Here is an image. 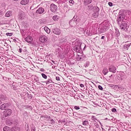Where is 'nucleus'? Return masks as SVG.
<instances>
[{
	"label": "nucleus",
	"instance_id": "obj_29",
	"mask_svg": "<svg viewBox=\"0 0 131 131\" xmlns=\"http://www.w3.org/2000/svg\"><path fill=\"white\" fill-rule=\"evenodd\" d=\"M91 119L92 120L95 122H96V121L97 120L96 117L94 116H92Z\"/></svg>",
	"mask_w": 131,
	"mask_h": 131
},
{
	"label": "nucleus",
	"instance_id": "obj_1",
	"mask_svg": "<svg viewBox=\"0 0 131 131\" xmlns=\"http://www.w3.org/2000/svg\"><path fill=\"white\" fill-rule=\"evenodd\" d=\"M91 5V12L93 11V12L92 14L91 18L93 19L97 18L98 17L99 14V8L97 6H93V5Z\"/></svg>",
	"mask_w": 131,
	"mask_h": 131
},
{
	"label": "nucleus",
	"instance_id": "obj_54",
	"mask_svg": "<svg viewBox=\"0 0 131 131\" xmlns=\"http://www.w3.org/2000/svg\"><path fill=\"white\" fill-rule=\"evenodd\" d=\"M105 38V37L104 36H102L101 37L102 39H104Z\"/></svg>",
	"mask_w": 131,
	"mask_h": 131
},
{
	"label": "nucleus",
	"instance_id": "obj_47",
	"mask_svg": "<svg viewBox=\"0 0 131 131\" xmlns=\"http://www.w3.org/2000/svg\"><path fill=\"white\" fill-rule=\"evenodd\" d=\"M22 49L21 48H20L19 49V50L18 51L20 53H21L22 52Z\"/></svg>",
	"mask_w": 131,
	"mask_h": 131
},
{
	"label": "nucleus",
	"instance_id": "obj_31",
	"mask_svg": "<svg viewBox=\"0 0 131 131\" xmlns=\"http://www.w3.org/2000/svg\"><path fill=\"white\" fill-rule=\"evenodd\" d=\"M29 126L28 124L25 125V129L27 131H30L29 128Z\"/></svg>",
	"mask_w": 131,
	"mask_h": 131
},
{
	"label": "nucleus",
	"instance_id": "obj_52",
	"mask_svg": "<svg viewBox=\"0 0 131 131\" xmlns=\"http://www.w3.org/2000/svg\"><path fill=\"white\" fill-rule=\"evenodd\" d=\"M40 70L42 71H44V70L43 69L41 68L40 69Z\"/></svg>",
	"mask_w": 131,
	"mask_h": 131
},
{
	"label": "nucleus",
	"instance_id": "obj_40",
	"mask_svg": "<svg viewBox=\"0 0 131 131\" xmlns=\"http://www.w3.org/2000/svg\"><path fill=\"white\" fill-rule=\"evenodd\" d=\"M13 35L12 33H7L6 34V35L7 36H11Z\"/></svg>",
	"mask_w": 131,
	"mask_h": 131
},
{
	"label": "nucleus",
	"instance_id": "obj_57",
	"mask_svg": "<svg viewBox=\"0 0 131 131\" xmlns=\"http://www.w3.org/2000/svg\"><path fill=\"white\" fill-rule=\"evenodd\" d=\"M7 80H10V79L11 78H7Z\"/></svg>",
	"mask_w": 131,
	"mask_h": 131
},
{
	"label": "nucleus",
	"instance_id": "obj_15",
	"mask_svg": "<svg viewBox=\"0 0 131 131\" xmlns=\"http://www.w3.org/2000/svg\"><path fill=\"white\" fill-rule=\"evenodd\" d=\"M74 17L75 16H74L73 18L72 19L69 21V24L72 26H73L74 25L76 24V21H77V19H75L74 18Z\"/></svg>",
	"mask_w": 131,
	"mask_h": 131
},
{
	"label": "nucleus",
	"instance_id": "obj_9",
	"mask_svg": "<svg viewBox=\"0 0 131 131\" xmlns=\"http://www.w3.org/2000/svg\"><path fill=\"white\" fill-rule=\"evenodd\" d=\"M25 17V13L23 12H19L18 15V18L19 20H22Z\"/></svg>",
	"mask_w": 131,
	"mask_h": 131
},
{
	"label": "nucleus",
	"instance_id": "obj_13",
	"mask_svg": "<svg viewBox=\"0 0 131 131\" xmlns=\"http://www.w3.org/2000/svg\"><path fill=\"white\" fill-rule=\"evenodd\" d=\"M109 70L110 72H112L113 73L116 72V69L114 66H110L109 68Z\"/></svg>",
	"mask_w": 131,
	"mask_h": 131
},
{
	"label": "nucleus",
	"instance_id": "obj_6",
	"mask_svg": "<svg viewBox=\"0 0 131 131\" xmlns=\"http://www.w3.org/2000/svg\"><path fill=\"white\" fill-rule=\"evenodd\" d=\"M50 8L51 11L53 13L56 12L58 10L57 6L53 4H52L50 6Z\"/></svg>",
	"mask_w": 131,
	"mask_h": 131
},
{
	"label": "nucleus",
	"instance_id": "obj_32",
	"mask_svg": "<svg viewBox=\"0 0 131 131\" xmlns=\"http://www.w3.org/2000/svg\"><path fill=\"white\" fill-rule=\"evenodd\" d=\"M69 2L70 5L71 6H72L74 3V1L73 0H70L69 1Z\"/></svg>",
	"mask_w": 131,
	"mask_h": 131
},
{
	"label": "nucleus",
	"instance_id": "obj_27",
	"mask_svg": "<svg viewBox=\"0 0 131 131\" xmlns=\"http://www.w3.org/2000/svg\"><path fill=\"white\" fill-rule=\"evenodd\" d=\"M52 19L54 21H57L58 19V16L57 15L54 16H53Z\"/></svg>",
	"mask_w": 131,
	"mask_h": 131
},
{
	"label": "nucleus",
	"instance_id": "obj_42",
	"mask_svg": "<svg viewBox=\"0 0 131 131\" xmlns=\"http://www.w3.org/2000/svg\"><path fill=\"white\" fill-rule=\"evenodd\" d=\"M112 111L113 112H115L116 111V109L115 108H113L112 109Z\"/></svg>",
	"mask_w": 131,
	"mask_h": 131
},
{
	"label": "nucleus",
	"instance_id": "obj_44",
	"mask_svg": "<svg viewBox=\"0 0 131 131\" xmlns=\"http://www.w3.org/2000/svg\"><path fill=\"white\" fill-rule=\"evenodd\" d=\"M31 131H35V127H32Z\"/></svg>",
	"mask_w": 131,
	"mask_h": 131
},
{
	"label": "nucleus",
	"instance_id": "obj_28",
	"mask_svg": "<svg viewBox=\"0 0 131 131\" xmlns=\"http://www.w3.org/2000/svg\"><path fill=\"white\" fill-rule=\"evenodd\" d=\"M1 99L2 100H5L6 99V96L5 95H2L1 96Z\"/></svg>",
	"mask_w": 131,
	"mask_h": 131
},
{
	"label": "nucleus",
	"instance_id": "obj_3",
	"mask_svg": "<svg viewBox=\"0 0 131 131\" xmlns=\"http://www.w3.org/2000/svg\"><path fill=\"white\" fill-rule=\"evenodd\" d=\"M81 44L80 42H76L75 46L74 47L73 49L77 52L80 53L81 51Z\"/></svg>",
	"mask_w": 131,
	"mask_h": 131
},
{
	"label": "nucleus",
	"instance_id": "obj_38",
	"mask_svg": "<svg viewBox=\"0 0 131 131\" xmlns=\"http://www.w3.org/2000/svg\"><path fill=\"white\" fill-rule=\"evenodd\" d=\"M61 123H63L64 125H65L66 124V121L64 119L61 120Z\"/></svg>",
	"mask_w": 131,
	"mask_h": 131
},
{
	"label": "nucleus",
	"instance_id": "obj_11",
	"mask_svg": "<svg viewBox=\"0 0 131 131\" xmlns=\"http://www.w3.org/2000/svg\"><path fill=\"white\" fill-rule=\"evenodd\" d=\"M9 106V104L8 103H5L1 105L0 106V109L2 110H4L8 108Z\"/></svg>",
	"mask_w": 131,
	"mask_h": 131
},
{
	"label": "nucleus",
	"instance_id": "obj_61",
	"mask_svg": "<svg viewBox=\"0 0 131 131\" xmlns=\"http://www.w3.org/2000/svg\"><path fill=\"white\" fill-rule=\"evenodd\" d=\"M1 101H0V104H1Z\"/></svg>",
	"mask_w": 131,
	"mask_h": 131
},
{
	"label": "nucleus",
	"instance_id": "obj_53",
	"mask_svg": "<svg viewBox=\"0 0 131 131\" xmlns=\"http://www.w3.org/2000/svg\"><path fill=\"white\" fill-rule=\"evenodd\" d=\"M111 85V87H113V88H115V87H114V86H113L114 85Z\"/></svg>",
	"mask_w": 131,
	"mask_h": 131
},
{
	"label": "nucleus",
	"instance_id": "obj_24",
	"mask_svg": "<svg viewBox=\"0 0 131 131\" xmlns=\"http://www.w3.org/2000/svg\"><path fill=\"white\" fill-rule=\"evenodd\" d=\"M44 29L45 31L48 33L49 34L50 33V30L47 27H45L44 28Z\"/></svg>",
	"mask_w": 131,
	"mask_h": 131
},
{
	"label": "nucleus",
	"instance_id": "obj_18",
	"mask_svg": "<svg viewBox=\"0 0 131 131\" xmlns=\"http://www.w3.org/2000/svg\"><path fill=\"white\" fill-rule=\"evenodd\" d=\"M90 3V0H84V4L85 5H88V6L89 7V9H90L89 6L88 5H89Z\"/></svg>",
	"mask_w": 131,
	"mask_h": 131
},
{
	"label": "nucleus",
	"instance_id": "obj_26",
	"mask_svg": "<svg viewBox=\"0 0 131 131\" xmlns=\"http://www.w3.org/2000/svg\"><path fill=\"white\" fill-rule=\"evenodd\" d=\"M131 43L128 44L127 45H125L124 46L125 47V48L126 50H127L128 49V47H130V45Z\"/></svg>",
	"mask_w": 131,
	"mask_h": 131
},
{
	"label": "nucleus",
	"instance_id": "obj_17",
	"mask_svg": "<svg viewBox=\"0 0 131 131\" xmlns=\"http://www.w3.org/2000/svg\"><path fill=\"white\" fill-rule=\"evenodd\" d=\"M29 2V0H22L20 2V4L22 5H26Z\"/></svg>",
	"mask_w": 131,
	"mask_h": 131
},
{
	"label": "nucleus",
	"instance_id": "obj_59",
	"mask_svg": "<svg viewBox=\"0 0 131 131\" xmlns=\"http://www.w3.org/2000/svg\"><path fill=\"white\" fill-rule=\"evenodd\" d=\"M107 118H106L105 119V120H107Z\"/></svg>",
	"mask_w": 131,
	"mask_h": 131
},
{
	"label": "nucleus",
	"instance_id": "obj_4",
	"mask_svg": "<svg viewBox=\"0 0 131 131\" xmlns=\"http://www.w3.org/2000/svg\"><path fill=\"white\" fill-rule=\"evenodd\" d=\"M17 120H15L13 121L12 119H8L6 121V124L8 125H11L13 124H15L17 122Z\"/></svg>",
	"mask_w": 131,
	"mask_h": 131
},
{
	"label": "nucleus",
	"instance_id": "obj_50",
	"mask_svg": "<svg viewBox=\"0 0 131 131\" xmlns=\"http://www.w3.org/2000/svg\"><path fill=\"white\" fill-rule=\"evenodd\" d=\"M51 122L52 123H54V121L53 119H52L51 120Z\"/></svg>",
	"mask_w": 131,
	"mask_h": 131
},
{
	"label": "nucleus",
	"instance_id": "obj_48",
	"mask_svg": "<svg viewBox=\"0 0 131 131\" xmlns=\"http://www.w3.org/2000/svg\"><path fill=\"white\" fill-rule=\"evenodd\" d=\"M80 86L82 88H83V87H84V85L82 84H80Z\"/></svg>",
	"mask_w": 131,
	"mask_h": 131
},
{
	"label": "nucleus",
	"instance_id": "obj_2",
	"mask_svg": "<svg viewBox=\"0 0 131 131\" xmlns=\"http://www.w3.org/2000/svg\"><path fill=\"white\" fill-rule=\"evenodd\" d=\"M126 20L125 15L123 14H120L118 16L117 20V23L119 25H120L122 23L125 22Z\"/></svg>",
	"mask_w": 131,
	"mask_h": 131
},
{
	"label": "nucleus",
	"instance_id": "obj_46",
	"mask_svg": "<svg viewBox=\"0 0 131 131\" xmlns=\"http://www.w3.org/2000/svg\"><path fill=\"white\" fill-rule=\"evenodd\" d=\"M56 79L58 81L60 80V78L59 77H56Z\"/></svg>",
	"mask_w": 131,
	"mask_h": 131
},
{
	"label": "nucleus",
	"instance_id": "obj_5",
	"mask_svg": "<svg viewBox=\"0 0 131 131\" xmlns=\"http://www.w3.org/2000/svg\"><path fill=\"white\" fill-rule=\"evenodd\" d=\"M45 13L44 9L42 7L39 8L36 12V14L37 15H41L44 14Z\"/></svg>",
	"mask_w": 131,
	"mask_h": 131
},
{
	"label": "nucleus",
	"instance_id": "obj_39",
	"mask_svg": "<svg viewBox=\"0 0 131 131\" xmlns=\"http://www.w3.org/2000/svg\"><path fill=\"white\" fill-rule=\"evenodd\" d=\"M98 88L99 89L101 90H103V88L100 85H99L98 86Z\"/></svg>",
	"mask_w": 131,
	"mask_h": 131
},
{
	"label": "nucleus",
	"instance_id": "obj_45",
	"mask_svg": "<svg viewBox=\"0 0 131 131\" xmlns=\"http://www.w3.org/2000/svg\"><path fill=\"white\" fill-rule=\"evenodd\" d=\"M108 5L110 6H113L112 3L111 2H109L108 3Z\"/></svg>",
	"mask_w": 131,
	"mask_h": 131
},
{
	"label": "nucleus",
	"instance_id": "obj_34",
	"mask_svg": "<svg viewBox=\"0 0 131 131\" xmlns=\"http://www.w3.org/2000/svg\"><path fill=\"white\" fill-rule=\"evenodd\" d=\"M126 77V75H124L123 76H122L121 77V78H120L121 80H122L123 79H124Z\"/></svg>",
	"mask_w": 131,
	"mask_h": 131
},
{
	"label": "nucleus",
	"instance_id": "obj_43",
	"mask_svg": "<svg viewBox=\"0 0 131 131\" xmlns=\"http://www.w3.org/2000/svg\"><path fill=\"white\" fill-rule=\"evenodd\" d=\"M74 108L76 110H79L80 109V107L78 106H75L74 107Z\"/></svg>",
	"mask_w": 131,
	"mask_h": 131
},
{
	"label": "nucleus",
	"instance_id": "obj_56",
	"mask_svg": "<svg viewBox=\"0 0 131 131\" xmlns=\"http://www.w3.org/2000/svg\"><path fill=\"white\" fill-rule=\"evenodd\" d=\"M32 13H33V17H35V16L34 14V13L33 12H32Z\"/></svg>",
	"mask_w": 131,
	"mask_h": 131
},
{
	"label": "nucleus",
	"instance_id": "obj_8",
	"mask_svg": "<svg viewBox=\"0 0 131 131\" xmlns=\"http://www.w3.org/2000/svg\"><path fill=\"white\" fill-rule=\"evenodd\" d=\"M12 113V111L10 109H8L5 110L4 112V116L5 117L10 115Z\"/></svg>",
	"mask_w": 131,
	"mask_h": 131
},
{
	"label": "nucleus",
	"instance_id": "obj_10",
	"mask_svg": "<svg viewBox=\"0 0 131 131\" xmlns=\"http://www.w3.org/2000/svg\"><path fill=\"white\" fill-rule=\"evenodd\" d=\"M52 32L55 34L59 35L61 33V31L58 28H55L52 30Z\"/></svg>",
	"mask_w": 131,
	"mask_h": 131
},
{
	"label": "nucleus",
	"instance_id": "obj_21",
	"mask_svg": "<svg viewBox=\"0 0 131 131\" xmlns=\"http://www.w3.org/2000/svg\"><path fill=\"white\" fill-rule=\"evenodd\" d=\"M115 32L116 36L117 37H118L120 35V33L118 29L117 28L115 29Z\"/></svg>",
	"mask_w": 131,
	"mask_h": 131
},
{
	"label": "nucleus",
	"instance_id": "obj_12",
	"mask_svg": "<svg viewBox=\"0 0 131 131\" xmlns=\"http://www.w3.org/2000/svg\"><path fill=\"white\" fill-rule=\"evenodd\" d=\"M47 38L46 36H41L39 38V40L41 42H45L47 41Z\"/></svg>",
	"mask_w": 131,
	"mask_h": 131
},
{
	"label": "nucleus",
	"instance_id": "obj_49",
	"mask_svg": "<svg viewBox=\"0 0 131 131\" xmlns=\"http://www.w3.org/2000/svg\"><path fill=\"white\" fill-rule=\"evenodd\" d=\"M102 28H100V31L102 32H104V30H102Z\"/></svg>",
	"mask_w": 131,
	"mask_h": 131
},
{
	"label": "nucleus",
	"instance_id": "obj_30",
	"mask_svg": "<svg viewBox=\"0 0 131 131\" xmlns=\"http://www.w3.org/2000/svg\"><path fill=\"white\" fill-rule=\"evenodd\" d=\"M43 78L45 79H46L47 78V76L45 74L42 73L41 74Z\"/></svg>",
	"mask_w": 131,
	"mask_h": 131
},
{
	"label": "nucleus",
	"instance_id": "obj_33",
	"mask_svg": "<svg viewBox=\"0 0 131 131\" xmlns=\"http://www.w3.org/2000/svg\"><path fill=\"white\" fill-rule=\"evenodd\" d=\"M90 64V62L89 61H86L85 63V67H88Z\"/></svg>",
	"mask_w": 131,
	"mask_h": 131
},
{
	"label": "nucleus",
	"instance_id": "obj_60",
	"mask_svg": "<svg viewBox=\"0 0 131 131\" xmlns=\"http://www.w3.org/2000/svg\"><path fill=\"white\" fill-rule=\"evenodd\" d=\"M52 62H53V63H54V61H52Z\"/></svg>",
	"mask_w": 131,
	"mask_h": 131
},
{
	"label": "nucleus",
	"instance_id": "obj_58",
	"mask_svg": "<svg viewBox=\"0 0 131 131\" xmlns=\"http://www.w3.org/2000/svg\"><path fill=\"white\" fill-rule=\"evenodd\" d=\"M97 37H95V38H94L93 39H95H95L96 38H97Z\"/></svg>",
	"mask_w": 131,
	"mask_h": 131
},
{
	"label": "nucleus",
	"instance_id": "obj_62",
	"mask_svg": "<svg viewBox=\"0 0 131 131\" xmlns=\"http://www.w3.org/2000/svg\"><path fill=\"white\" fill-rule=\"evenodd\" d=\"M112 75H111L110 76V77H112Z\"/></svg>",
	"mask_w": 131,
	"mask_h": 131
},
{
	"label": "nucleus",
	"instance_id": "obj_20",
	"mask_svg": "<svg viewBox=\"0 0 131 131\" xmlns=\"http://www.w3.org/2000/svg\"><path fill=\"white\" fill-rule=\"evenodd\" d=\"M52 81L51 78H49L47 81L44 82L46 83V84H49L50 83L52 82Z\"/></svg>",
	"mask_w": 131,
	"mask_h": 131
},
{
	"label": "nucleus",
	"instance_id": "obj_16",
	"mask_svg": "<svg viewBox=\"0 0 131 131\" xmlns=\"http://www.w3.org/2000/svg\"><path fill=\"white\" fill-rule=\"evenodd\" d=\"M25 41L31 43L32 41V39L31 36H29L25 39Z\"/></svg>",
	"mask_w": 131,
	"mask_h": 131
},
{
	"label": "nucleus",
	"instance_id": "obj_22",
	"mask_svg": "<svg viewBox=\"0 0 131 131\" xmlns=\"http://www.w3.org/2000/svg\"><path fill=\"white\" fill-rule=\"evenodd\" d=\"M4 131H10V128L7 126H5L3 129Z\"/></svg>",
	"mask_w": 131,
	"mask_h": 131
},
{
	"label": "nucleus",
	"instance_id": "obj_36",
	"mask_svg": "<svg viewBox=\"0 0 131 131\" xmlns=\"http://www.w3.org/2000/svg\"><path fill=\"white\" fill-rule=\"evenodd\" d=\"M26 107L30 110H32V107L30 106L27 105Z\"/></svg>",
	"mask_w": 131,
	"mask_h": 131
},
{
	"label": "nucleus",
	"instance_id": "obj_37",
	"mask_svg": "<svg viewBox=\"0 0 131 131\" xmlns=\"http://www.w3.org/2000/svg\"><path fill=\"white\" fill-rule=\"evenodd\" d=\"M88 124V121H85L83 122V124L84 125H86Z\"/></svg>",
	"mask_w": 131,
	"mask_h": 131
},
{
	"label": "nucleus",
	"instance_id": "obj_19",
	"mask_svg": "<svg viewBox=\"0 0 131 131\" xmlns=\"http://www.w3.org/2000/svg\"><path fill=\"white\" fill-rule=\"evenodd\" d=\"M97 26L96 25V24H94L92 26V30L91 31L92 32L93 31L94 32L95 31L97 30Z\"/></svg>",
	"mask_w": 131,
	"mask_h": 131
},
{
	"label": "nucleus",
	"instance_id": "obj_25",
	"mask_svg": "<svg viewBox=\"0 0 131 131\" xmlns=\"http://www.w3.org/2000/svg\"><path fill=\"white\" fill-rule=\"evenodd\" d=\"M11 15L10 12L9 11H8L6 14V16L7 17H9Z\"/></svg>",
	"mask_w": 131,
	"mask_h": 131
},
{
	"label": "nucleus",
	"instance_id": "obj_7",
	"mask_svg": "<svg viewBox=\"0 0 131 131\" xmlns=\"http://www.w3.org/2000/svg\"><path fill=\"white\" fill-rule=\"evenodd\" d=\"M119 25L120 28L122 30H124L126 29H127V24L125 22L123 23H122V24H120V25Z\"/></svg>",
	"mask_w": 131,
	"mask_h": 131
},
{
	"label": "nucleus",
	"instance_id": "obj_55",
	"mask_svg": "<svg viewBox=\"0 0 131 131\" xmlns=\"http://www.w3.org/2000/svg\"><path fill=\"white\" fill-rule=\"evenodd\" d=\"M2 14V12L1 11V10H0V15H1Z\"/></svg>",
	"mask_w": 131,
	"mask_h": 131
},
{
	"label": "nucleus",
	"instance_id": "obj_35",
	"mask_svg": "<svg viewBox=\"0 0 131 131\" xmlns=\"http://www.w3.org/2000/svg\"><path fill=\"white\" fill-rule=\"evenodd\" d=\"M93 104L95 105H97L95 103V102H93V101H91V105H92V106H93L94 107L95 106L93 105Z\"/></svg>",
	"mask_w": 131,
	"mask_h": 131
},
{
	"label": "nucleus",
	"instance_id": "obj_41",
	"mask_svg": "<svg viewBox=\"0 0 131 131\" xmlns=\"http://www.w3.org/2000/svg\"><path fill=\"white\" fill-rule=\"evenodd\" d=\"M16 128L15 127H13L11 128V129L12 131H16L15 130Z\"/></svg>",
	"mask_w": 131,
	"mask_h": 131
},
{
	"label": "nucleus",
	"instance_id": "obj_23",
	"mask_svg": "<svg viewBox=\"0 0 131 131\" xmlns=\"http://www.w3.org/2000/svg\"><path fill=\"white\" fill-rule=\"evenodd\" d=\"M102 72L104 75H106L108 72V70L106 68H105L103 69Z\"/></svg>",
	"mask_w": 131,
	"mask_h": 131
},
{
	"label": "nucleus",
	"instance_id": "obj_51",
	"mask_svg": "<svg viewBox=\"0 0 131 131\" xmlns=\"http://www.w3.org/2000/svg\"><path fill=\"white\" fill-rule=\"evenodd\" d=\"M7 78H6V77H3V79L4 80H7Z\"/></svg>",
	"mask_w": 131,
	"mask_h": 131
},
{
	"label": "nucleus",
	"instance_id": "obj_63",
	"mask_svg": "<svg viewBox=\"0 0 131 131\" xmlns=\"http://www.w3.org/2000/svg\"><path fill=\"white\" fill-rule=\"evenodd\" d=\"M14 40H15V39H14Z\"/></svg>",
	"mask_w": 131,
	"mask_h": 131
},
{
	"label": "nucleus",
	"instance_id": "obj_14",
	"mask_svg": "<svg viewBox=\"0 0 131 131\" xmlns=\"http://www.w3.org/2000/svg\"><path fill=\"white\" fill-rule=\"evenodd\" d=\"M114 87L118 88L120 90L122 91H126V89L125 88H123L122 86L119 85H114Z\"/></svg>",
	"mask_w": 131,
	"mask_h": 131
},
{
	"label": "nucleus",
	"instance_id": "obj_64",
	"mask_svg": "<svg viewBox=\"0 0 131 131\" xmlns=\"http://www.w3.org/2000/svg\"><path fill=\"white\" fill-rule=\"evenodd\" d=\"M14 40H15V39H14Z\"/></svg>",
	"mask_w": 131,
	"mask_h": 131
}]
</instances>
